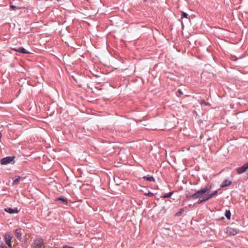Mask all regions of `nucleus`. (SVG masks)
Segmentation results:
<instances>
[{"label":"nucleus","instance_id":"22","mask_svg":"<svg viewBox=\"0 0 248 248\" xmlns=\"http://www.w3.org/2000/svg\"><path fill=\"white\" fill-rule=\"evenodd\" d=\"M184 212L183 209H181L180 211L176 214V216H179L183 212Z\"/></svg>","mask_w":248,"mask_h":248},{"label":"nucleus","instance_id":"15","mask_svg":"<svg viewBox=\"0 0 248 248\" xmlns=\"http://www.w3.org/2000/svg\"><path fill=\"white\" fill-rule=\"evenodd\" d=\"M21 179V177L18 176L17 178H16L13 182V185H17L20 181V180Z\"/></svg>","mask_w":248,"mask_h":248},{"label":"nucleus","instance_id":"25","mask_svg":"<svg viewBox=\"0 0 248 248\" xmlns=\"http://www.w3.org/2000/svg\"><path fill=\"white\" fill-rule=\"evenodd\" d=\"M204 202V201H203V199H202V200H198V201L197 202V203L200 204V203H202V202Z\"/></svg>","mask_w":248,"mask_h":248},{"label":"nucleus","instance_id":"14","mask_svg":"<svg viewBox=\"0 0 248 248\" xmlns=\"http://www.w3.org/2000/svg\"><path fill=\"white\" fill-rule=\"evenodd\" d=\"M225 216L228 219L231 218V213L229 210H226L225 213Z\"/></svg>","mask_w":248,"mask_h":248},{"label":"nucleus","instance_id":"8","mask_svg":"<svg viewBox=\"0 0 248 248\" xmlns=\"http://www.w3.org/2000/svg\"><path fill=\"white\" fill-rule=\"evenodd\" d=\"M4 211L10 214H15L19 212L17 208L12 209L11 208H7L4 209Z\"/></svg>","mask_w":248,"mask_h":248},{"label":"nucleus","instance_id":"23","mask_svg":"<svg viewBox=\"0 0 248 248\" xmlns=\"http://www.w3.org/2000/svg\"><path fill=\"white\" fill-rule=\"evenodd\" d=\"M201 104H204L205 105H208V103H207V102H205L204 100H201Z\"/></svg>","mask_w":248,"mask_h":248},{"label":"nucleus","instance_id":"21","mask_svg":"<svg viewBox=\"0 0 248 248\" xmlns=\"http://www.w3.org/2000/svg\"><path fill=\"white\" fill-rule=\"evenodd\" d=\"M58 3H59V2H57V5H55V6H54V7H52V8H54V7H55L56 6H58ZM50 4H52V1H49V0H48V1H47V7H50V6H49V5Z\"/></svg>","mask_w":248,"mask_h":248},{"label":"nucleus","instance_id":"26","mask_svg":"<svg viewBox=\"0 0 248 248\" xmlns=\"http://www.w3.org/2000/svg\"><path fill=\"white\" fill-rule=\"evenodd\" d=\"M147 195H148V196H150V197H152L154 195L153 193H152L151 192H149Z\"/></svg>","mask_w":248,"mask_h":248},{"label":"nucleus","instance_id":"11","mask_svg":"<svg viewBox=\"0 0 248 248\" xmlns=\"http://www.w3.org/2000/svg\"><path fill=\"white\" fill-rule=\"evenodd\" d=\"M62 0H49V1H52V4H50L49 5L50 7H54L57 4V2L61 1ZM48 1V0H47Z\"/></svg>","mask_w":248,"mask_h":248},{"label":"nucleus","instance_id":"27","mask_svg":"<svg viewBox=\"0 0 248 248\" xmlns=\"http://www.w3.org/2000/svg\"><path fill=\"white\" fill-rule=\"evenodd\" d=\"M178 93H179L180 95H182V94H183V92H182L181 90H179L178 91Z\"/></svg>","mask_w":248,"mask_h":248},{"label":"nucleus","instance_id":"4","mask_svg":"<svg viewBox=\"0 0 248 248\" xmlns=\"http://www.w3.org/2000/svg\"><path fill=\"white\" fill-rule=\"evenodd\" d=\"M225 232L230 235H234L238 232V230L236 229L228 227L226 229Z\"/></svg>","mask_w":248,"mask_h":248},{"label":"nucleus","instance_id":"10","mask_svg":"<svg viewBox=\"0 0 248 248\" xmlns=\"http://www.w3.org/2000/svg\"><path fill=\"white\" fill-rule=\"evenodd\" d=\"M15 235L18 240H20L21 239L22 235L21 230H16L15 231Z\"/></svg>","mask_w":248,"mask_h":248},{"label":"nucleus","instance_id":"18","mask_svg":"<svg viewBox=\"0 0 248 248\" xmlns=\"http://www.w3.org/2000/svg\"><path fill=\"white\" fill-rule=\"evenodd\" d=\"M10 7L12 9L14 10L20 9V7L16 6L15 5L12 4L11 3H10Z\"/></svg>","mask_w":248,"mask_h":248},{"label":"nucleus","instance_id":"17","mask_svg":"<svg viewBox=\"0 0 248 248\" xmlns=\"http://www.w3.org/2000/svg\"><path fill=\"white\" fill-rule=\"evenodd\" d=\"M57 201L61 202H62L64 203L65 204H66L67 203V200L66 199H64L63 198H59L57 199Z\"/></svg>","mask_w":248,"mask_h":248},{"label":"nucleus","instance_id":"3","mask_svg":"<svg viewBox=\"0 0 248 248\" xmlns=\"http://www.w3.org/2000/svg\"><path fill=\"white\" fill-rule=\"evenodd\" d=\"M14 159V157L8 156L0 159V163L2 165H7L10 163Z\"/></svg>","mask_w":248,"mask_h":248},{"label":"nucleus","instance_id":"30","mask_svg":"<svg viewBox=\"0 0 248 248\" xmlns=\"http://www.w3.org/2000/svg\"><path fill=\"white\" fill-rule=\"evenodd\" d=\"M5 248H7L5 247Z\"/></svg>","mask_w":248,"mask_h":248},{"label":"nucleus","instance_id":"12","mask_svg":"<svg viewBox=\"0 0 248 248\" xmlns=\"http://www.w3.org/2000/svg\"><path fill=\"white\" fill-rule=\"evenodd\" d=\"M144 180L149 181H153L155 182V178L153 176H144L143 178Z\"/></svg>","mask_w":248,"mask_h":248},{"label":"nucleus","instance_id":"24","mask_svg":"<svg viewBox=\"0 0 248 248\" xmlns=\"http://www.w3.org/2000/svg\"><path fill=\"white\" fill-rule=\"evenodd\" d=\"M62 248H74L73 247L67 246V245H64L63 246Z\"/></svg>","mask_w":248,"mask_h":248},{"label":"nucleus","instance_id":"2","mask_svg":"<svg viewBox=\"0 0 248 248\" xmlns=\"http://www.w3.org/2000/svg\"><path fill=\"white\" fill-rule=\"evenodd\" d=\"M34 246L35 248H44V243L41 238L36 239L34 242Z\"/></svg>","mask_w":248,"mask_h":248},{"label":"nucleus","instance_id":"5","mask_svg":"<svg viewBox=\"0 0 248 248\" xmlns=\"http://www.w3.org/2000/svg\"><path fill=\"white\" fill-rule=\"evenodd\" d=\"M248 169V163L245 164L242 167L238 168L237 169V172L238 174H240L245 172Z\"/></svg>","mask_w":248,"mask_h":248},{"label":"nucleus","instance_id":"19","mask_svg":"<svg viewBox=\"0 0 248 248\" xmlns=\"http://www.w3.org/2000/svg\"><path fill=\"white\" fill-rule=\"evenodd\" d=\"M217 192H218V190H216L211 193H209V194L210 195V197H211V198H212L214 196H215L217 193Z\"/></svg>","mask_w":248,"mask_h":248},{"label":"nucleus","instance_id":"20","mask_svg":"<svg viewBox=\"0 0 248 248\" xmlns=\"http://www.w3.org/2000/svg\"><path fill=\"white\" fill-rule=\"evenodd\" d=\"M182 17L187 18L188 15L185 12H182Z\"/></svg>","mask_w":248,"mask_h":248},{"label":"nucleus","instance_id":"1","mask_svg":"<svg viewBox=\"0 0 248 248\" xmlns=\"http://www.w3.org/2000/svg\"><path fill=\"white\" fill-rule=\"evenodd\" d=\"M211 188V186H210L206 185L204 187L197 191L196 192H195L192 195H190L189 196L187 195L186 197H189L194 199L202 198L203 197V195L206 193H208L210 190Z\"/></svg>","mask_w":248,"mask_h":248},{"label":"nucleus","instance_id":"7","mask_svg":"<svg viewBox=\"0 0 248 248\" xmlns=\"http://www.w3.org/2000/svg\"><path fill=\"white\" fill-rule=\"evenodd\" d=\"M13 50L16 52H20L23 54H30L31 52L26 50L23 47H19L17 48H13Z\"/></svg>","mask_w":248,"mask_h":248},{"label":"nucleus","instance_id":"13","mask_svg":"<svg viewBox=\"0 0 248 248\" xmlns=\"http://www.w3.org/2000/svg\"><path fill=\"white\" fill-rule=\"evenodd\" d=\"M202 199H203V201H204L205 202L208 200L210 199H211V197H210V195L208 193L207 194H205L204 196L203 195Z\"/></svg>","mask_w":248,"mask_h":248},{"label":"nucleus","instance_id":"29","mask_svg":"<svg viewBox=\"0 0 248 248\" xmlns=\"http://www.w3.org/2000/svg\"><path fill=\"white\" fill-rule=\"evenodd\" d=\"M147 0H143L144 1H146Z\"/></svg>","mask_w":248,"mask_h":248},{"label":"nucleus","instance_id":"9","mask_svg":"<svg viewBox=\"0 0 248 248\" xmlns=\"http://www.w3.org/2000/svg\"><path fill=\"white\" fill-rule=\"evenodd\" d=\"M232 184V181L227 179L225 180L221 184L220 186L221 187H226L230 186Z\"/></svg>","mask_w":248,"mask_h":248},{"label":"nucleus","instance_id":"28","mask_svg":"<svg viewBox=\"0 0 248 248\" xmlns=\"http://www.w3.org/2000/svg\"><path fill=\"white\" fill-rule=\"evenodd\" d=\"M203 75L204 76V73H202V76H201V78H202Z\"/></svg>","mask_w":248,"mask_h":248},{"label":"nucleus","instance_id":"16","mask_svg":"<svg viewBox=\"0 0 248 248\" xmlns=\"http://www.w3.org/2000/svg\"><path fill=\"white\" fill-rule=\"evenodd\" d=\"M172 194V192H169L161 196L162 198H167L170 197Z\"/></svg>","mask_w":248,"mask_h":248},{"label":"nucleus","instance_id":"6","mask_svg":"<svg viewBox=\"0 0 248 248\" xmlns=\"http://www.w3.org/2000/svg\"><path fill=\"white\" fill-rule=\"evenodd\" d=\"M12 237L9 233H6L4 236L6 243L10 248H12V244L11 242Z\"/></svg>","mask_w":248,"mask_h":248}]
</instances>
